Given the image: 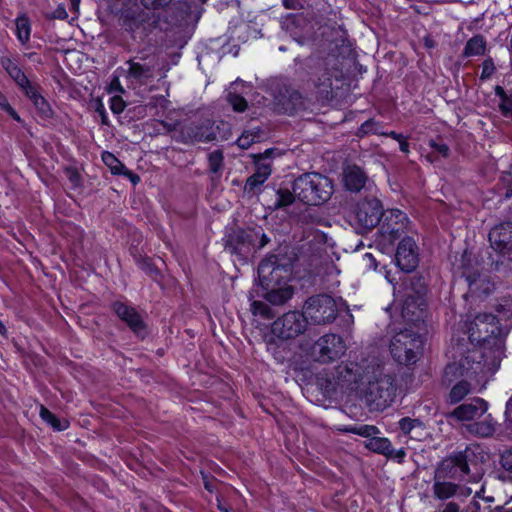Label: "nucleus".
<instances>
[{
    "instance_id": "f257e3e1",
    "label": "nucleus",
    "mask_w": 512,
    "mask_h": 512,
    "mask_svg": "<svg viewBox=\"0 0 512 512\" xmlns=\"http://www.w3.org/2000/svg\"><path fill=\"white\" fill-rule=\"evenodd\" d=\"M337 62V58L331 55H311L303 60V76L322 104L333 100V80L339 81L343 76Z\"/></svg>"
},
{
    "instance_id": "f03ea898",
    "label": "nucleus",
    "mask_w": 512,
    "mask_h": 512,
    "mask_svg": "<svg viewBox=\"0 0 512 512\" xmlns=\"http://www.w3.org/2000/svg\"><path fill=\"white\" fill-rule=\"evenodd\" d=\"M292 189L299 202L311 206L324 204L334 192L332 180L317 172H307L297 177Z\"/></svg>"
},
{
    "instance_id": "7ed1b4c3",
    "label": "nucleus",
    "mask_w": 512,
    "mask_h": 512,
    "mask_svg": "<svg viewBox=\"0 0 512 512\" xmlns=\"http://www.w3.org/2000/svg\"><path fill=\"white\" fill-rule=\"evenodd\" d=\"M475 457L474 451L470 447L464 450L455 451L442 459L435 471V477L453 482H472L477 483L482 478L479 471L471 472L470 462Z\"/></svg>"
},
{
    "instance_id": "20e7f679",
    "label": "nucleus",
    "mask_w": 512,
    "mask_h": 512,
    "mask_svg": "<svg viewBox=\"0 0 512 512\" xmlns=\"http://www.w3.org/2000/svg\"><path fill=\"white\" fill-rule=\"evenodd\" d=\"M294 263V257L286 253L271 254L258 265V279L263 289L287 285Z\"/></svg>"
},
{
    "instance_id": "39448f33",
    "label": "nucleus",
    "mask_w": 512,
    "mask_h": 512,
    "mask_svg": "<svg viewBox=\"0 0 512 512\" xmlns=\"http://www.w3.org/2000/svg\"><path fill=\"white\" fill-rule=\"evenodd\" d=\"M364 378V369L356 362L341 363L322 377L321 386L327 393L354 391Z\"/></svg>"
},
{
    "instance_id": "423d86ee",
    "label": "nucleus",
    "mask_w": 512,
    "mask_h": 512,
    "mask_svg": "<svg viewBox=\"0 0 512 512\" xmlns=\"http://www.w3.org/2000/svg\"><path fill=\"white\" fill-rule=\"evenodd\" d=\"M496 316L491 313H479L468 327L469 340L471 343L479 344V347L486 349L492 344L493 357L497 359L503 353V344L500 338L494 336L497 327Z\"/></svg>"
},
{
    "instance_id": "0eeeda50",
    "label": "nucleus",
    "mask_w": 512,
    "mask_h": 512,
    "mask_svg": "<svg viewBox=\"0 0 512 512\" xmlns=\"http://www.w3.org/2000/svg\"><path fill=\"white\" fill-rule=\"evenodd\" d=\"M422 337L410 329L396 333L390 342V353L399 364H415L422 354Z\"/></svg>"
},
{
    "instance_id": "6e6552de",
    "label": "nucleus",
    "mask_w": 512,
    "mask_h": 512,
    "mask_svg": "<svg viewBox=\"0 0 512 512\" xmlns=\"http://www.w3.org/2000/svg\"><path fill=\"white\" fill-rule=\"evenodd\" d=\"M456 270L465 278L471 296L487 297L494 291L495 285L490 277L480 272L478 263L466 251L462 254Z\"/></svg>"
},
{
    "instance_id": "1a4fd4ad",
    "label": "nucleus",
    "mask_w": 512,
    "mask_h": 512,
    "mask_svg": "<svg viewBox=\"0 0 512 512\" xmlns=\"http://www.w3.org/2000/svg\"><path fill=\"white\" fill-rule=\"evenodd\" d=\"M274 111L280 114L292 115L297 110L304 108V100L301 93L293 88L285 78H275L269 85Z\"/></svg>"
},
{
    "instance_id": "9d476101",
    "label": "nucleus",
    "mask_w": 512,
    "mask_h": 512,
    "mask_svg": "<svg viewBox=\"0 0 512 512\" xmlns=\"http://www.w3.org/2000/svg\"><path fill=\"white\" fill-rule=\"evenodd\" d=\"M396 395L394 378L383 375L375 381H369L361 391V399L370 410L382 411L393 402Z\"/></svg>"
},
{
    "instance_id": "9b49d317",
    "label": "nucleus",
    "mask_w": 512,
    "mask_h": 512,
    "mask_svg": "<svg viewBox=\"0 0 512 512\" xmlns=\"http://www.w3.org/2000/svg\"><path fill=\"white\" fill-rule=\"evenodd\" d=\"M304 313L315 325H326L332 323L338 315V304L328 294H318L309 297L304 306Z\"/></svg>"
},
{
    "instance_id": "f8f14e48",
    "label": "nucleus",
    "mask_w": 512,
    "mask_h": 512,
    "mask_svg": "<svg viewBox=\"0 0 512 512\" xmlns=\"http://www.w3.org/2000/svg\"><path fill=\"white\" fill-rule=\"evenodd\" d=\"M216 129H220V126L215 128L214 121L211 119L192 121L181 125L177 133L174 134V139L187 145L213 142L217 140Z\"/></svg>"
},
{
    "instance_id": "ddd939ff",
    "label": "nucleus",
    "mask_w": 512,
    "mask_h": 512,
    "mask_svg": "<svg viewBox=\"0 0 512 512\" xmlns=\"http://www.w3.org/2000/svg\"><path fill=\"white\" fill-rule=\"evenodd\" d=\"M487 353L483 347H475L468 350L458 362H452L446 365L444 370L445 377L467 376L472 377L481 372L486 365Z\"/></svg>"
},
{
    "instance_id": "4468645a",
    "label": "nucleus",
    "mask_w": 512,
    "mask_h": 512,
    "mask_svg": "<svg viewBox=\"0 0 512 512\" xmlns=\"http://www.w3.org/2000/svg\"><path fill=\"white\" fill-rule=\"evenodd\" d=\"M307 324L304 312L289 311L273 322L271 332L282 340L293 339L306 331Z\"/></svg>"
},
{
    "instance_id": "2eb2a0df",
    "label": "nucleus",
    "mask_w": 512,
    "mask_h": 512,
    "mask_svg": "<svg viewBox=\"0 0 512 512\" xmlns=\"http://www.w3.org/2000/svg\"><path fill=\"white\" fill-rule=\"evenodd\" d=\"M345 351L346 345L341 336L325 334L313 344L311 355L317 362L329 363L339 359Z\"/></svg>"
},
{
    "instance_id": "dca6fc26",
    "label": "nucleus",
    "mask_w": 512,
    "mask_h": 512,
    "mask_svg": "<svg viewBox=\"0 0 512 512\" xmlns=\"http://www.w3.org/2000/svg\"><path fill=\"white\" fill-rule=\"evenodd\" d=\"M384 213L379 199L366 197L356 205L355 220L362 232H368L380 224Z\"/></svg>"
},
{
    "instance_id": "f3484780",
    "label": "nucleus",
    "mask_w": 512,
    "mask_h": 512,
    "mask_svg": "<svg viewBox=\"0 0 512 512\" xmlns=\"http://www.w3.org/2000/svg\"><path fill=\"white\" fill-rule=\"evenodd\" d=\"M259 231L255 229H237L227 235L225 248L231 254L246 259L255 252Z\"/></svg>"
},
{
    "instance_id": "a211bd4d",
    "label": "nucleus",
    "mask_w": 512,
    "mask_h": 512,
    "mask_svg": "<svg viewBox=\"0 0 512 512\" xmlns=\"http://www.w3.org/2000/svg\"><path fill=\"white\" fill-rule=\"evenodd\" d=\"M111 309L138 339L148 336V326L135 307L117 300L111 303Z\"/></svg>"
},
{
    "instance_id": "6ab92c4d",
    "label": "nucleus",
    "mask_w": 512,
    "mask_h": 512,
    "mask_svg": "<svg viewBox=\"0 0 512 512\" xmlns=\"http://www.w3.org/2000/svg\"><path fill=\"white\" fill-rule=\"evenodd\" d=\"M491 248L503 259L512 262V222L495 225L489 232Z\"/></svg>"
},
{
    "instance_id": "aec40b11",
    "label": "nucleus",
    "mask_w": 512,
    "mask_h": 512,
    "mask_svg": "<svg viewBox=\"0 0 512 512\" xmlns=\"http://www.w3.org/2000/svg\"><path fill=\"white\" fill-rule=\"evenodd\" d=\"M382 218L383 221L380 224L378 232L385 243L392 244L404 233V221L407 217L402 211L392 209L385 212Z\"/></svg>"
},
{
    "instance_id": "412c9836",
    "label": "nucleus",
    "mask_w": 512,
    "mask_h": 512,
    "mask_svg": "<svg viewBox=\"0 0 512 512\" xmlns=\"http://www.w3.org/2000/svg\"><path fill=\"white\" fill-rule=\"evenodd\" d=\"M128 65L127 78L136 82L139 85L146 84L149 80L154 78L156 68L155 56H146L130 59L126 62Z\"/></svg>"
},
{
    "instance_id": "4be33fe9",
    "label": "nucleus",
    "mask_w": 512,
    "mask_h": 512,
    "mask_svg": "<svg viewBox=\"0 0 512 512\" xmlns=\"http://www.w3.org/2000/svg\"><path fill=\"white\" fill-rule=\"evenodd\" d=\"M395 260L403 272L410 273L416 269L419 263V254L418 246L412 237H405L399 242Z\"/></svg>"
},
{
    "instance_id": "5701e85b",
    "label": "nucleus",
    "mask_w": 512,
    "mask_h": 512,
    "mask_svg": "<svg viewBox=\"0 0 512 512\" xmlns=\"http://www.w3.org/2000/svg\"><path fill=\"white\" fill-rule=\"evenodd\" d=\"M488 410V403L482 398H473L470 402L457 406L450 414L451 417L470 423L482 418Z\"/></svg>"
},
{
    "instance_id": "b1692460",
    "label": "nucleus",
    "mask_w": 512,
    "mask_h": 512,
    "mask_svg": "<svg viewBox=\"0 0 512 512\" xmlns=\"http://www.w3.org/2000/svg\"><path fill=\"white\" fill-rule=\"evenodd\" d=\"M344 187L353 193L361 190L370 191L373 186L367 174L357 165L347 166L343 171Z\"/></svg>"
},
{
    "instance_id": "393cba45",
    "label": "nucleus",
    "mask_w": 512,
    "mask_h": 512,
    "mask_svg": "<svg viewBox=\"0 0 512 512\" xmlns=\"http://www.w3.org/2000/svg\"><path fill=\"white\" fill-rule=\"evenodd\" d=\"M496 427L497 422L493 419L491 414H488L484 418L464 424L462 429L472 436L487 438L493 436Z\"/></svg>"
},
{
    "instance_id": "a878e982",
    "label": "nucleus",
    "mask_w": 512,
    "mask_h": 512,
    "mask_svg": "<svg viewBox=\"0 0 512 512\" xmlns=\"http://www.w3.org/2000/svg\"><path fill=\"white\" fill-rule=\"evenodd\" d=\"M255 165V173L247 178L244 185V192L249 195L258 194L260 186L264 184L272 172L270 162H257Z\"/></svg>"
},
{
    "instance_id": "bb28decb",
    "label": "nucleus",
    "mask_w": 512,
    "mask_h": 512,
    "mask_svg": "<svg viewBox=\"0 0 512 512\" xmlns=\"http://www.w3.org/2000/svg\"><path fill=\"white\" fill-rule=\"evenodd\" d=\"M460 489V485L453 481L433 477V495L436 499L444 501L454 497Z\"/></svg>"
},
{
    "instance_id": "cd10ccee",
    "label": "nucleus",
    "mask_w": 512,
    "mask_h": 512,
    "mask_svg": "<svg viewBox=\"0 0 512 512\" xmlns=\"http://www.w3.org/2000/svg\"><path fill=\"white\" fill-rule=\"evenodd\" d=\"M263 297L272 305H282L293 296V288L289 285H279L270 289H263Z\"/></svg>"
},
{
    "instance_id": "c85d7f7f",
    "label": "nucleus",
    "mask_w": 512,
    "mask_h": 512,
    "mask_svg": "<svg viewBox=\"0 0 512 512\" xmlns=\"http://www.w3.org/2000/svg\"><path fill=\"white\" fill-rule=\"evenodd\" d=\"M0 63L3 69L9 74V76L20 88L25 84H28V77L14 60L7 56H3L0 59Z\"/></svg>"
},
{
    "instance_id": "c756f323",
    "label": "nucleus",
    "mask_w": 512,
    "mask_h": 512,
    "mask_svg": "<svg viewBox=\"0 0 512 512\" xmlns=\"http://www.w3.org/2000/svg\"><path fill=\"white\" fill-rule=\"evenodd\" d=\"M135 263L137 266L144 271L153 281L160 282L162 274L159 268L155 265L152 258L147 256L135 255Z\"/></svg>"
},
{
    "instance_id": "7c9ffc66",
    "label": "nucleus",
    "mask_w": 512,
    "mask_h": 512,
    "mask_svg": "<svg viewBox=\"0 0 512 512\" xmlns=\"http://www.w3.org/2000/svg\"><path fill=\"white\" fill-rule=\"evenodd\" d=\"M144 20L145 14L143 12L135 13L127 11L121 17V25L126 31L135 33L143 25Z\"/></svg>"
},
{
    "instance_id": "2f4dec72",
    "label": "nucleus",
    "mask_w": 512,
    "mask_h": 512,
    "mask_svg": "<svg viewBox=\"0 0 512 512\" xmlns=\"http://www.w3.org/2000/svg\"><path fill=\"white\" fill-rule=\"evenodd\" d=\"M486 50V41L482 35H475L470 38L463 50L464 57L483 55Z\"/></svg>"
},
{
    "instance_id": "473e14b6",
    "label": "nucleus",
    "mask_w": 512,
    "mask_h": 512,
    "mask_svg": "<svg viewBox=\"0 0 512 512\" xmlns=\"http://www.w3.org/2000/svg\"><path fill=\"white\" fill-rule=\"evenodd\" d=\"M494 92L500 99L498 107L501 115L506 118L512 117V94H508L500 85L495 86Z\"/></svg>"
},
{
    "instance_id": "72a5a7b5",
    "label": "nucleus",
    "mask_w": 512,
    "mask_h": 512,
    "mask_svg": "<svg viewBox=\"0 0 512 512\" xmlns=\"http://www.w3.org/2000/svg\"><path fill=\"white\" fill-rule=\"evenodd\" d=\"M366 447L378 454L389 456L392 452V445L388 438L373 436L368 439Z\"/></svg>"
},
{
    "instance_id": "f704fd0d",
    "label": "nucleus",
    "mask_w": 512,
    "mask_h": 512,
    "mask_svg": "<svg viewBox=\"0 0 512 512\" xmlns=\"http://www.w3.org/2000/svg\"><path fill=\"white\" fill-rule=\"evenodd\" d=\"M471 391V384L466 380H461L456 383L450 390L448 395V402L456 404L462 401Z\"/></svg>"
},
{
    "instance_id": "c9c22d12",
    "label": "nucleus",
    "mask_w": 512,
    "mask_h": 512,
    "mask_svg": "<svg viewBox=\"0 0 512 512\" xmlns=\"http://www.w3.org/2000/svg\"><path fill=\"white\" fill-rule=\"evenodd\" d=\"M40 417L56 431H63L68 428V421H61L44 405L40 406Z\"/></svg>"
},
{
    "instance_id": "e433bc0d",
    "label": "nucleus",
    "mask_w": 512,
    "mask_h": 512,
    "mask_svg": "<svg viewBox=\"0 0 512 512\" xmlns=\"http://www.w3.org/2000/svg\"><path fill=\"white\" fill-rule=\"evenodd\" d=\"M297 199L294 191L292 192L289 189H278L276 191V200L273 204V209H281L287 206H290Z\"/></svg>"
},
{
    "instance_id": "4c0bfd02",
    "label": "nucleus",
    "mask_w": 512,
    "mask_h": 512,
    "mask_svg": "<svg viewBox=\"0 0 512 512\" xmlns=\"http://www.w3.org/2000/svg\"><path fill=\"white\" fill-rule=\"evenodd\" d=\"M30 32L31 27L28 17L25 15L18 17L16 19V35L22 44H26L29 41Z\"/></svg>"
},
{
    "instance_id": "58836bf2",
    "label": "nucleus",
    "mask_w": 512,
    "mask_h": 512,
    "mask_svg": "<svg viewBox=\"0 0 512 512\" xmlns=\"http://www.w3.org/2000/svg\"><path fill=\"white\" fill-rule=\"evenodd\" d=\"M102 160L114 175H120L126 167L113 153L109 151H104L102 153Z\"/></svg>"
},
{
    "instance_id": "ea45409f",
    "label": "nucleus",
    "mask_w": 512,
    "mask_h": 512,
    "mask_svg": "<svg viewBox=\"0 0 512 512\" xmlns=\"http://www.w3.org/2000/svg\"><path fill=\"white\" fill-rule=\"evenodd\" d=\"M251 311L253 315L260 316L266 320H270L275 316V313L271 307L267 303L259 300H255L251 303Z\"/></svg>"
},
{
    "instance_id": "a19ab883",
    "label": "nucleus",
    "mask_w": 512,
    "mask_h": 512,
    "mask_svg": "<svg viewBox=\"0 0 512 512\" xmlns=\"http://www.w3.org/2000/svg\"><path fill=\"white\" fill-rule=\"evenodd\" d=\"M224 164V155L222 150H214L208 154V166L210 172L217 174L219 173Z\"/></svg>"
},
{
    "instance_id": "79ce46f5",
    "label": "nucleus",
    "mask_w": 512,
    "mask_h": 512,
    "mask_svg": "<svg viewBox=\"0 0 512 512\" xmlns=\"http://www.w3.org/2000/svg\"><path fill=\"white\" fill-rule=\"evenodd\" d=\"M398 424L400 430L406 435L411 434L414 429L424 430L425 428V424L421 420L410 417L400 419Z\"/></svg>"
},
{
    "instance_id": "37998d69",
    "label": "nucleus",
    "mask_w": 512,
    "mask_h": 512,
    "mask_svg": "<svg viewBox=\"0 0 512 512\" xmlns=\"http://www.w3.org/2000/svg\"><path fill=\"white\" fill-rule=\"evenodd\" d=\"M34 107L38 111V114L43 119H50L53 117V110L48 103V101L40 95L36 100L33 102Z\"/></svg>"
},
{
    "instance_id": "c03bdc74",
    "label": "nucleus",
    "mask_w": 512,
    "mask_h": 512,
    "mask_svg": "<svg viewBox=\"0 0 512 512\" xmlns=\"http://www.w3.org/2000/svg\"><path fill=\"white\" fill-rule=\"evenodd\" d=\"M347 431L369 439L379 433V429L374 425L352 426Z\"/></svg>"
},
{
    "instance_id": "a18cd8bd",
    "label": "nucleus",
    "mask_w": 512,
    "mask_h": 512,
    "mask_svg": "<svg viewBox=\"0 0 512 512\" xmlns=\"http://www.w3.org/2000/svg\"><path fill=\"white\" fill-rule=\"evenodd\" d=\"M227 100L229 104L232 106L233 110L236 112H244L247 108L246 99L236 93H229L227 96Z\"/></svg>"
},
{
    "instance_id": "49530a36",
    "label": "nucleus",
    "mask_w": 512,
    "mask_h": 512,
    "mask_svg": "<svg viewBox=\"0 0 512 512\" xmlns=\"http://www.w3.org/2000/svg\"><path fill=\"white\" fill-rule=\"evenodd\" d=\"M496 67L491 57L486 58L482 63V72L480 75L481 80L489 79L495 72Z\"/></svg>"
},
{
    "instance_id": "de8ad7c7",
    "label": "nucleus",
    "mask_w": 512,
    "mask_h": 512,
    "mask_svg": "<svg viewBox=\"0 0 512 512\" xmlns=\"http://www.w3.org/2000/svg\"><path fill=\"white\" fill-rule=\"evenodd\" d=\"M21 89L32 103L41 95L40 87L36 84H33L30 80L28 81V84L22 86Z\"/></svg>"
},
{
    "instance_id": "09e8293b",
    "label": "nucleus",
    "mask_w": 512,
    "mask_h": 512,
    "mask_svg": "<svg viewBox=\"0 0 512 512\" xmlns=\"http://www.w3.org/2000/svg\"><path fill=\"white\" fill-rule=\"evenodd\" d=\"M379 123L374 119H368L359 128V135L365 134H377L378 133Z\"/></svg>"
},
{
    "instance_id": "8fccbe9b",
    "label": "nucleus",
    "mask_w": 512,
    "mask_h": 512,
    "mask_svg": "<svg viewBox=\"0 0 512 512\" xmlns=\"http://www.w3.org/2000/svg\"><path fill=\"white\" fill-rule=\"evenodd\" d=\"M126 103L121 96L115 95L110 99V109L114 114H120L124 111Z\"/></svg>"
},
{
    "instance_id": "3c124183",
    "label": "nucleus",
    "mask_w": 512,
    "mask_h": 512,
    "mask_svg": "<svg viewBox=\"0 0 512 512\" xmlns=\"http://www.w3.org/2000/svg\"><path fill=\"white\" fill-rule=\"evenodd\" d=\"M147 9H162L168 6L173 0H140Z\"/></svg>"
},
{
    "instance_id": "603ef678",
    "label": "nucleus",
    "mask_w": 512,
    "mask_h": 512,
    "mask_svg": "<svg viewBox=\"0 0 512 512\" xmlns=\"http://www.w3.org/2000/svg\"><path fill=\"white\" fill-rule=\"evenodd\" d=\"M411 284V289L416 294H422L425 291V282L424 279L420 276H412L409 279Z\"/></svg>"
},
{
    "instance_id": "864d4df0",
    "label": "nucleus",
    "mask_w": 512,
    "mask_h": 512,
    "mask_svg": "<svg viewBox=\"0 0 512 512\" xmlns=\"http://www.w3.org/2000/svg\"><path fill=\"white\" fill-rule=\"evenodd\" d=\"M500 463L504 470L512 473V448L501 454Z\"/></svg>"
},
{
    "instance_id": "5fc2aeb1",
    "label": "nucleus",
    "mask_w": 512,
    "mask_h": 512,
    "mask_svg": "<svg viewBox=\"0 0 512 512\" xmlns=\"http://www.w3.org/2000/svg\"><path fill=\"white\" fill-rule=\"evenodd\" d=\"M503 187L506 189L505 197L512 196V172L504 173L501 177Z\"/></svg>"
},
{
    "instance_id": "6e6d98bb",
    "label": "nucleus",
    "mask_w": 512,
    "mask_h": 512,
    "mask_svg": "<svg viewBox=\"0 0 512 512\" xmlns=\"http://www.w3.org/2000/svg\"><path fill=\"white\" fill-rule=\"evenodd\" d=\"M430 147H432L435 151L440 153L443 157H448L450 149L448 145L444 142H436L435 140H430Z\"/></svg>"
},
{
    "instance_id": "4d7b16f0",
    "label": "nucleus",
    "mask_w": 512,
    "mask_h": 512,
    "mask_svg": "<svg viewBox=\"0 0 512 512\" xmlns=\"http://www.w3.org/2000/svg\"><path fill=\"white\" fill-rule=\"evenodd\" d=\"M48 19H60L65 20L68 17V13L63 5H59L53 12L46 15Z\"/></svg>"
},
{
    "instance_id": "13d9d810",
    "label": "nucleus",
    "mask_w": 512,
    "mask_h": 512,
    "mask_svg": "<svg viewBox=\"0 0 512 512\" xmlns=\"http://www.w3.org/2000/svg\"><path fill=\"white\" fill-rule=\"evenodd\" d=\"M254 141V137H252L249 133H243L238 139H237V145L241 149H248L251 144Z\"/></svg>"
},
{
    "instance_id": "bf43d9fd",
    "label": "nucleus",
    "mask_w": 512,
    "mask_h": 512,
    "mask_svg": "<svg viewBox=\"0 0 512 512\" xmlns=\"http://www.w3.org/2000/svg\"><path fill=\"white\" fill-rule=\"evenodd\" d=\"M274 153V149L270 148L265 150L263 153L253 155L254 163L265 162L266 159L270 158Z\"/></svg>"
},
{
    "instance_id": "052dcab7",
    "label": "nucleus",
    "mask_w": 512,
    "mask_h": 512,
    "mask_svg": "<svg viewBox=\"0 0 512 512\" xmlns=\"http://www.w3.org/2000/svg\"><path fill=\"white\" fill-rule=\"evenodd\" d=\"M67 175L70 182H72L74 185L78 186L80 184V174L78 171L74 168L67 169Z\"/></svg>"
},
{
    "instance_id": "680f3d73",
    "label": "nucleus",
    "mask_w": 512,
    "mask_h": 512,
    "mask_svg": "<svg viewBox=\"0 0 512 512\" xmlns=\"http://www.w3.org/2000/svg\"><path fill=\"white\" fill-rule=\"evenodd\" d=\"M120 175L126 176L134 185L138 184L140 182V177L136 173L130 171L125 167L123 172H121Z\"/></svg>"
},
{
    "instance_id": "e2e57ef3",
    "label": "nucleus",
    "mask_w": 512,
    "mask_h": 512,
    "mask_svg": "<svg viewBox=\"0 0 512 512\" xmlns=\"http://www.w3.org/2000/svg\"><path fill=\"white\" fill-rule=\"evenodd\" d=\"M109 91L110 92H119V93H124V89L123 87L121 86L120 84V81H119V78L118 77H114L110 83V86H109Z\"/></svg>"
},
{
    "instance_id": "0e129e2a",
    "label": "nucleus",
    "mask_w": 512,
    "mask_h": 512,
    "mask_svg": "<svg viewBox=\"0 0 512 512\" xmlns=\"http://www.w3.org/2000/svg\"><path fill=\"white\" fill-rule=\"evenodd\" d=\"M269 241H270V239L266 234L259 232V238L256 241L255 251L262 249L264 246H266L269 243Z\"/></svg>"
},
{
    "instance_id": "69168bd1",
    "label": "nucleus",
    "mask_w": 512,
    "mask_h": 512,
    "mask_svg": "<svg viewBox=\"0 0 512 512\" xmlns=\"http://www.w3.org/2000/svg\"><path fill=\"white\" fill-rule=\"evenodd\" d=\"M405 456H406V452L404 449H399V450L395 451L392 448V452L390 453L389 456H386V457L396 459L399 463H401Z\"/></svg>"
},
{
    "instance_id": "338daca9",
    "label": "nucleus",
    "mask_w": 512,
    "mask_h": 512,
    "mask_svg": "<svg viewBox=\"0 0 512 512\" xmlns=\"http://www.w3.org/2000/svg\"><path fill=\"white\" fill-rule=\"evenodd\" d=\"M96 112L99 113V115L101 117L102 124L107 125L108 124V116H107L106 110L104 108V105L101 102L97 103Z\"/></svg>"
},
{
    "instance_id": "774afa93",
    "label": "nucleus",
    "mask_w": 512,
    "mask_h": 512,
    "mask_svg": "<svg viewBox=\"0 0 512 512\" xmlns=\"http://www.w3.org/2000/svg\"><path fill=\"white\" fill-rule=\"evenodd\" d=\"M460 507L456 502H449L445 505L444 509L441 512H459Z\"/></svg>"
}]
</instances>
